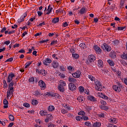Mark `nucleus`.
Listing matches in <instances>:
<instances>
[{
  "instance_id": "c03bdc74",
  "label": "nucleus",
  "mask_w": 127,
  "mask_h": 127,
  "mask_svg": "<svg viewBox=\"0 0 127 127\" xmlns=\"http://www.w3.org/2000/svg\"><path fill=\"white\" fill-rule=\"evenodd\" d=\"M8 119H9V121L13 122V121H14V116H13L12 115H10L8 116Z\"/></svg>"
},
{
  "instance_id": "e433bc0d",
  "label": "nucleus",
  "mask_w": 127,
  "mask_h": 127,
  "mask_svg": "<svg viewBox=\"0 0 127 127\" xmlns=\"http://www.w3.org/2000/svg\"><path fill=\"white\" fill-rule=\"evenodd\" d=\"M57 22H59V18L57 17V18H54L52 20V23H57Z\"/></svg>"
},
{
  "instance_id": "aec40b11",
  "label": "nucleus",
  "mask_w": 127,
  "mask_h": 127,
  "mask_svg": "<svg viewBox=\"0 0 127 127\" xmlns=\"http://www.w3.org/2000/svg\"><path fill=\"white\" fill-rule=\"evenodd\" d=\"M113 89L115 91V92H117V93H120V91L121 90V87H118V85H113Z\"/></svg>"
},
{
  "instance_id": "393cba45",
  "label": "nucleus",
  "mask_w": 127,
  "mask_h": 127,
  "mask_svg": "<svg viewBox=\"0 0 127 127\" xmlns=\"http://www.w3.org/2000/svg\"><path fill=\"white\" fill-rule=\"evenodd\" d=\"M101 127V123L95 122L92 124V127Z\"/></svg>"
},
{
  "instance_id": "f8f14e48",
  "label": "nucleus",
  "mask_w": 127,
  "mask_h": 127,
  "mask_svg": "<svg viewBox=\"0 0 127 127\" xmlns=\"http://www.w3.org/2000/svg\"><path fill=\"white\" fill-rule=\"evenodd\" d=\"M52 119H53V116H52V115L47 114L46 116L45 123H48L49 122H50Z\"/></svg>"
},
{
  "instance_id": "9d476101",
  "label": "nucleus",
  "mask_w": 127,
  "mask_h": 127,
  "mask_svg": "<svg viewBox=\"0 0 127 127\" xmlns=\"http://www.w3.org/2000/svg\"><path fill=\"white\" fill-rule=\"evenodd\" d=\"M87 99L88 101H90V102H92L93 103H95V102H97V98H95L94 96L92 95L87 96Z\"/></svg>"
},
{
  "instance_id": "0e129e2a",
  "label": "nucleus",
  "mask_w": 127,
  "mask_h": 127,
  "mask_svg": "<svg viewBox=\"0 0 127 127\" xmlns=\"http://www.w3.org/2000/svg\"><path fill=\"white\" fill-rule=\"evenodd\" d=\"M43 25H45V22H43L42 23H40L37 26L39 27V26H43Z\"/></svg>"
},
{
  "instance_id": "f257e3e1",
  "label": "nucleus",
  "mask_w": 127,
  "mask_h": 127,
  "mask_svg": "<svg viewBox=\"0 0 127 127\" xmlns=\"http://www.w3.org/2000/svg\"><path fill=\"white\" fill-rule=\"evenodd\" d=\"M14 77H15V75L12 72H11L7 76V83H8V87L6 92L7 98H10L11 96H13V93H14V87H13L14 82L13 79Z\"/></svg>"
},
{
  "instance_id": "79ce46f5",
  "label": "nucleus",
  "mask_w": 127,
  "mask_h": 127,
  "mask_svg": "<svg viewBox=\"0 0 127 127\" xmlns=\"http://www.w3.org/2000/svg\"><path fill=\"white\" fill-rule=\"evenodd\" d=\"M79 91L80 93H84V91H85V88L83 86H79L78 87Z\"/></svg>"
},
{
  "instance_id": "6e6552de",
  "label": "nucleus",
  "mask_w": 127,
  "mask_h": 127,
  "mask_svg": "<svg viewBox=\"0 0 127 127\" xmlns=\"http://www.w3.org/2000/svg\"><path fill=\"white\" fill-rule=\"evenodd\" d=\"M27 16V13L25 12L22 15H21L17 20V22L19 23H20V22H22V21H24V18H25Z\"/></svg>"
},
{
  "instance_id": "ea45409f",
  "label": "nucleus",
  "mask_w": 127,
  "mask_h": 127,
  "mask_svg": "<svg viewBox=\"0 0 127 127\" xmlns=\"http://www.w3.org/2000/svg\"><path fill=\"white\" fill-rule=\"evenodd\" d=\"M127 28V26H124V27H118V30L119 31H125L126 30V28Z\"/></svg>"
},
{
  "instance_id": "c85d7f7f",
  "label": "nucleus",
  "mask_w": 127,
  "mask_h": 127,
  "mask_svg": "<svg viewBox=\"0 0 127 127\" xmlns=\"http://www.w3.org/2000/svg\"><path fill=\"white\" fill-rule=\"evenodd\" d=\"M84 125L88 127H93V125H92V123L89 121L85 122Z\"/></svg>"
},
{
  "instance_id": "69168bd1",
  "label": "nucleus",
  "mask_w": 127,
  "mask_h": 127,
  "mask_svg": "<svg viewBox=\"0 0 127 127\" xmlns=\"http://www.w3.org/2000/svg\"><path fill=\"white\" fill-rule=\"evenodd\" d=\"M5 30H6V27H4L3 28H2V29L0 31V32H1V33H3V32H4V31H5Z\"/></svg>"
},
{
  "instance_id": "2f4dec72",
  "label": "nucleus",
  "mask_w": 127,
  "mask_h": 127,
  "mask_svg": "<svg viewBox=\"0 0 127 127\" xmlns=\"http://www.w3.org/2000/svg\"><path fill=\"white\" fill-rule=\"evenodd\" d=\"M85 109L86 110L87 112L90 113V112L92 111V106H86Z\"/></svg>"
},
{
  "instance_id": "ddd939ff",
  "label": "nucleus",
  "mask_w": 127,
  "mask_h": 127,
  "mask_svg": "<svg viewBox=\"0 0 127 127\" xmlns=\"http://www.w3.org/2000/svg\"><path fill=\"white\" fill-rule=\"evenodd\" d=\"M54 6L52 5V4H49V5L48 6V9L47 10V13L46 14H50L51 12H52V10H53V7Z\"/></svg>"
},
{
  "instance_id": "4468645a",
  "label": "nucleus",
  "mask_w": 127,
  "mask_h": 127,
  "mask_svg": "<svg viewBox=\"0 0 127 127\" xmlns=\"http://www.w3.org/2000/svg\"><path fill=\"white\" fill-rule=\"evenodd\" d=\"M98 95L100 97V98H102L104 100H109V97L107 96L103 93L98 92Z\"/></svg>"
},
{
  "instance_id": "c9c22d12",
  "label": "nucleus",
  "mask_w": 127,
  "mask_h": 127,
  "mask_svg": "<svg viewBox=\"0 0 127 127\" xmlns=\"http://www.w3.org/2000/svg\"><path fill=\"white\" fill-rule=\"evenodd\" d=\"M39 103L38 101L33 99L32 101V105H33V106H36V105H38Z\"/></svg>"
},
{
  "instance_id": "603ef678",
  "label": "nucleus",
  "mask_w": 127,
  "mask_h": 127,
  "mask_svg": "<svg viewBox=\"0 0 127 127\" xmlns=\"http://www.w3.org/2000/svg\"><path fill=\"white\" fill-rule=\"evenodd\" d=\"M59 97H60V96L59 95V94L57 93H56L54 94V98H56V99H59Z\"/></svg>"
},
{
  "instance_id": "2eb2a0df",
  "label": "nucleus",
  "mask_w": 127,
  "mask_h": 127,
  "mask_svg": "<svg viewBox=\"0 0 127 127\" xmlns=\"http://www.w3.org/2000/svg\"><path fill=\"white\" fill-rule=\"evenodd\" d=\"M33 94L34 96H36V97H37V96H44V94L40 92L38 90L33 91Z\"/></svg>"
},
{
  "instance_id": "4be33fe9",
  "label": "nucleus",
  "mask_w": 127,
  "mask_h": 127,
  "mask_svg": "<svg viewBox=\"0 0 127 127\" xmlns=\"http://www.w3.org/2000/svg\"><path fill=\"white\" fill-rule=\"evenodd\" d=\"M58 90H59L60 92H61L62 93H64V92L65 91V88H64V86H61L60 85H58Z\"/></svg>"
},
{
  "instance_id": "a19ab883",
  "label": "nucleus",
  "mask_w": 127,
  "mask_h": 127,
  "mask_svg": "<svg viewBox=\"0 0 127 127\" xmlns=\"http://www.w3.org/2000/svg\"><path fill=\"white\" fill-rule=\"evenodd\" d=\"M64 108H65V110H68V111H70L72 110V107L67 106V105H63Z\"/></svg>"
},
{
  "instance_id": "a211bd4d",
  "label": "nucleus",
  "mask_w": 127,
  "mask_h": 127,
  "mask_svg": "<svg viewBox=\"0 0 127 127\" xmlns=\"http://www.w3.org/2000/svg\"><path fill=\"white\" fill-rule=\"evenodd\" d=\"M110 57L113 59L117 58V53L114 51H112L110 53Z\"/></svg>"
},
{
  "instance_id": "58836bf2",
  "label": "nucleus",
  "mask_w": 127,
  "mask_h": 127,
  "mask_svg": "<svg viewBox=\"0 0 127 127\" xmlns=\"http://www.w3.org/2000/svg\"><path fill=\"white\" fill-rule=\"evenodd\" d=\"M82 121H90V118L86 116H82Z\"/></svg>"
},
{
  "instance_id": "dca6fc26",
  "label": "nucleus",
  "mask_w": 127,
  "mask_h": 127,
  "mask_svg": "<svg viewBox=\"0 0 127 127\" xmlns=\"http://www.w3.org/2000/svg\"><path fill=\"white\" fill-rule=\"evenodd\" d=\"M68 81L70 82V84H76L77 83V79L74 78V77H68Z\"/></svg>"
},
{
  "instance_id": "774afa93",
  "label": "nucleus",
  "mask_w": 127,
  "mask_h": 127,
  "mask_svg": "<svg viewBox=\"0 0 127 127\" xmlns=\"http://www.w3.org/2000/svg\"><path fill=\"white\" fill-rule=\"evenodd\" d=\"M48 127H56L55 125L52 124H49L48 125Z\"/></svg>"
},
{
  "instance_id": "9b49d317",
  "label": "nucleus",
  "mask_w": 127,
  "mask_h": 127,
  "mask_svg": "<svg viewBox=\"0 0 127 127\" xmlns=\"http://www.w3.org/2000/svg\"><path fill=\"white\" fill-rule=\"evenodd\" d=\"M72 77L74 78H80L81 76V71L77 70L75 72L72 74Z\"/></svg>"
},
{
  "instance_id": "37998d69",
  "label": "nucleus",
  "mask_w": 127,
  "mask_h": 127,
  "mask_svg": "<svg viewBox=\"0 0 127 127\" xmlns=\"http://www.w3.org/2000/svg\"><path fill=\"white\" fill-rule=\"evenodd\" d=\"M119 43L120 42L118 40H114L112 41V44H114V45H119Z\"/></svg>"
},
{
  "instance_id": "de8ad7c7",
  "label": "nucleus",
  "mask_w": 127,
  "mask_h": 127,
  "mask_svg": "<svg viewBox=\"0 0 127 127\" xmlns=\"http://www.w3.org/2000/svg\"><path fill=\"white\" fill-rule=\"evenodd\" d=\"M23 107H25V108H30V105L29 103H27L26 102H25L23 104Z\"/></svg>"
},
{
  "instance_id": "bb28decb",
  "label": "nucleus",
  "mask_w": 127,
  "mask_h": 127,
  "mask_svg": "<svg viewBox=\"0 0 127 127\" xmlns=\"http://www.w3.org/2000/svg\"><path fill=\"white\" fill-rule=\"evenodd\" d=\"M48 110L49 112H52L55 110V107L53 105H51L48 107Z\"/></svg>"
},
{
  "instance_id": "3c124183",
  "label": "nucleus",
  "mask_w": 127,
  "mask_h": 127,
  "mask_svg": "<svg viewBox=\"0 0 127 127\" xmlns=\"http://www.w3.org/2000/svg\"><path fill=\"white\" fill-rule=\"evenodd\" d=\"M56 44H57V40H54L51 43L50 45H51V46H52V45H56Z\"/></svg>"
},
{
  "instance_id": "f3484780",
  "label": "nucleus",
  "mask_w": 127,
  "mask_h": 127,
  "mask_svg": "<svg viewBox=\"0 0 127 127\" xmlns=\"http://www.w3.org/2000/svg\"><path fill=\"white\" fill-rule=\"evenodd\" d=\"M54 94L55 93L53 92H47L44 94V96H45V97H53L54 98Z\"/></svg>"
},
{
  "instance_id": "0eeeda50",
  "label": "nucleus",
  "mask_w": 127,
  "mask_h": 127,
  "mask_svg": "<svg viewBox=\"0 0 127 127\" xmlns=\"http://www.w3.org/2000/svg\"><path fill=\"white\" fill-rule=\"evenodd\" d=\"M68 89L69 91H71V92H74V91H76L77 89V87L75 84L73 83H69L68 85Z\"/></svg>"
},
{
  "instance_id": "6e6d98bb",
  "label": "nucleus",
  "mask_w": 127,
  "mask_h": 127,
  "mask_svg": "<svg viewBox=\"0 0 127 127\" xmlns=\"http://www.w3.org/2000/svg\"><path fill=\"white\" fill-rule=\"evenodd\" d=\"M67 69L68 70H69V71H73V70H74V67L72 66H67Z\"/></svg>"
},
{
  "instance_id": "39448f33",
  "label": "nucleus",
  "mask_w": 127,
  "mask_h": 127,
  "mask_svg": "<svg viewBox=\"0 0 127 127\" xmlns=\"http://www.w3.org/2000/svg\"><path fill=\"white\" fill-rule=\"evenodd\" d=\"M39 86L41 88V90H45L46 89V84L43 80H39L38 82Z\"/></svg>"
},
{
  "instance_id": "4c0bfd02",
  "label": "nucleus",
  "mask_w": 127,
  "mask_h": 127,
  "mask_svg": "<svg viewBox=\"0 0 127 127\" xmlns=\"http://www.w3.org/2000/svg\"><path fill=\"white\" fill-rule=\"evenodd\" d=\"M58 66H59V64L57 62H54L53 63V67L55 69L56 68H58Z\"/></svg>"
},
{
  "instance_id": "7ed1b4c3",
  "label": "nucleus",
  "mask_w": 127,
  "mask_h": 127,
  "mask_svg": "<svg viewBox=\"0 0 127 127\" xmlns=\"http://www.w3.org/2000/svg\"><path fill=\"white\" fill-rule=\"evenodd\" d=\"M96 60V57L94 55H90L88 56V58L87 59L85 63L87 65H91L92 63L95 62Z\"/></svg>"
},
{
  "instance_id": "680f3d73",
  "label": "nucleus",
  "mask_w": 127,
  "mask_h": 127,
  "mask_svg": "<svg viewBox=\"0 0 127 127\" xmlns=\"http://www.w3.org/2000/svg\"><path fill=\"white\" fill-rule=\"evenodd\" d=\"M53 35H55V32L49 33L48 34V36H49V37H52V36H53Z\"/></svg>"
},
{
  "instance_id": "a18cd8bd",
  "label": "nucleus",
  "mask_w": 127,
  "mask_h": 127,
  "mask_svg": "<svg viewBox=\"0 0 127 127\" xmlns=\"http://www.w3.org/2000/svg\"><path fill=\"white\" fill-rule=\"evenodd\" d=\"M69 51L70 53H71L72 55V54H74V53H76V49H74V48H70Z\"/></svg>"
},
{
  "instance_id": "8fccbe9b",
  "label": "nucleus",
  "mask_w": 127,
  "mask_h": 127,
  "mask_svg": "<svg viewBox=\"0 0 127 127\" xmlns=\"http://www.w3.org/2000/svg\"><path fill=\"white\" fill-rule=\"evenodd\" d=\"M29 82H30V83H32L33 84H34V77H31V78H30L29 79Z\"/></svg>"
},
{
  "instance_id": "423d86ee",
  "label": "nucleus",
  "mask_w": 127,
  "mask_h": 127,
  "mask_svg": "<svg viewBox=\"0 0 127 127\" xmlns=\"http://www.w3.org/2000/svg\"><path fill=\"white\" fill-rule=\"evenodd\" d=\"M93 49L95 51L96 54H101L102 53V49L98 45H94L93 46Z\"/></svg>"
},
{
  "instance_id": "13d9d810",
  "label": "nucleus",
  "mask_w": 127,
  "mask_h": 127,
  "mask_svg": "<svg viewBox=\"0 0 127 127\" xmlns=\"http://www.w3.org/2000/svg\"><path fill=\"white\" fill-rule=\"evenodd\" d=\"M100 103L103 105V106H106V105H107V102L104 100H101Z\"/></svg>"
},
{
  "instance_id": "09e8293b",
  "label": "nucleus",
  "mask_w": 127,
  "mask_h": 127,
  "mask_svg": "<svg viewBox=\"0 0 127 127\" xmlns=\"http://www.w3.org/2000/svg\"><path fill=\"white\" fill-rule=\"evenodd\" d=\"M75 119L76 120V121L81 122V121H82V117L81 116H76L75 117Z\"/></svg>"
},
{
  "instance_id": "f704fd0d",
  "label": "nucleus",
  "mask_w": 127,
  "mask_h": 127,
  "mask_svg": "<svg viewBox=\"0 0 127 127\" xmlns=\"http://www.w3.org/2000/svg\"><path fill=\"white\" fill-rule=\"evenodd\" d=\"M88 78L89 80L94 82H95V81H96V78L94 76H93V75H89Z\"/></svg>"
},
{
  "instance_id": "cd10ccee",
  "label": "nucleus",
  "mask_w": 127,
  "mask_h": 127,
  "mask_svg": "<svg viewBox=\"0 0 127 127\" xmlns=\"http://www.w3.org/2000/svg\"><path fill=\"white\" fill-rule=\"evenodd\" d=\"M79 12L80 14H84L86 12V8L85 7H82Z\"/></svg>"
},
{
  "instance_id": "20e7f679",
  "label": "nucleus",
  "mask_w": 127,
  "mask_h": 127,
  "mask_svg": "<svg viewBox=\"0 0 127 127\" xmlns=\"http://www.w3.org/2000/svg\"><path fill=\"white\" fill-rule=\"evenodd\" d=\"M101 48L104 50H106L107 52H110V51L112 50V48H111V47H110L109 45H107V44L106 43H104L103 44V45L101 46Z\"/></svg>"
},
{
  "instance_id": "338daca9",
  "label": "nucleus",
  "mask_w": 127,
  "mask_h": 127,
  "mask_svg": "<svg viewBox=\"0 0 127 127\" xmlns=\"http://www.w3.org/2000/svg\"><path fill=\"white\" fill-rule=\"evenodd\" d=\"M61 70L62 71H65V67H64V66L63 65H61L60 67Z\"/></svg>"
},
{
  "instance_id": "6ab92c4d",
  "label": "nucleus",
  "mask_w": 127,
  "mask_h": 127,
  "mask_svg": "<svg viewBox=\"0 0 127 127\" xmlns=\"http://www.w3.org/2000/svg\"><path fill=\"white\" fill-rule=\"evenodd\" d=\"M77 100L79 103H84L85 101V98L84 96L81 95L77 97Z\"/></svg>"
},
{
  "instance_id": "052dcab7",
  "label": "nucleus",
  "mask_w": 127,
  "mask_h": 127,
  "mask_svg": "<svg viewBox=\"0 0 127 127\" xmlns=\"http://www.w3.org/2000/svg\"><path fill=\"white\" fill-rule=\"evenodd\" d=\"M3 105H8V101L6 100V99H4L3 102Z\"/></svg>"
},
{
  "instance_id": "412c9836",
  "label": "nucleus",
  "mask_w": 127,
  "mask_h": 127,
  "mask_svg": "<svg viewBox=\"0 0 127 127\" xmlns=\"http://www.w3.org/2000/svg\"><path fill=\"white\" fill-rule=\"evenodd\" d=\"M98 66L100 68H103V67H104V63H103V61L101 60L98 61Z\"/></svg>"
},
{
  "instance_id": "c756f323",
  "label": "nucleus",
  "mask_w": 127,
  "mask_h": 127,
  "mask_svg": "<svg viewBox=\"0 0 127 127\" xmlns=\"http://www.w3.org/2000/svg\"><path fill=\"white\" fill-rule=\"evenodd\" d=\"M72 57L73 58V59H79L80 56L78 55L77 54H72Z\"/></svg>"
},
{
  "instance_id": "f03ea898",
  "label": "nucleus",
  "mask_w": 127,
  "mask_h": 127,
  "mask_svg": "<svg viewBox=\"0 0 127 127\" xmlns=\"http://www.w3.org/2000/svg\"><path fill=\"white\" fill-rule=\"evenodd\" d=\"M94 84L95 85V90L96 91H98L99 92H102V91H103V89L105 88V86H103V85H102V82H101V81L99 80L96 79L95 80Z\"/></svg>"
},
{
  "instance_id": "864d4df0",
  "label": "nucleus",
  "mask_w": 127,
  "mask_h": 127,
  "mask_svg": "<svg viewBox=\"0 0 127 127\" xmlns=\"http://www.w3.org/2000/svg\"><path fill=\"white\" fill-rule=\"evenodd\" d=\"M61 113L63 115H65V114H67L68 113V111L65 109H63L61 110Z\"/></svg>"
},
{
  "instance_id": "5701e85b",
  "label": "nucleus",
  "mask_w": 127,
  "mask_h": 127,
  "mask_svg": "<svg viewBox=\"0 0 127 127\" xmlns=\"http://www.w3.org/2000/svg\"><path fill=\"white\" fill-rule=\"evenodd\" d=\"M59 86H61L62 87H65L66 86V82L64 80H60L59 83Z\"/></svg>"
},
{
  "instance_id": "e2e57ef3",
  "label": "nucleus",
  "mask_w": 127,
  "mask_h": 127,
  "mask_svg": "<svg viewBox=\"0 0 127 127\" xmlns=\"http://www.w3.org/2000/svg\"><path fill=\"white\" fill-rule=\"evenodd\" d=\"M12 60H13V58H10L6 60L5 62H12Z\"/></svg>"
},
{
  "instance_id": "473e14b6",
  "label": "nucleus",
  "mask_w": 127,
  "mask_h": 127,
  "mask_svg": "<svg viewBox=\"0 0 127 127\" xmlns=\"http://www.w3.org/2000/svg\"><path fill=\"white\" fill-rule=\"evenodd\" d=\"M107 63H109V65L110 66H115V63H114V61L111 60H107Z\"/></svg>"
},
{
  "instance_id": "1a4fd4ad",
  "label": "nucleus",
  "mask_w": 127,
  "mask_h": 127,
  "mask_svg": "<svg viewBox=\"0 0 127 127\" xmlns=\"http://www.w3.org/2000/svg\"><path fill=\"white\" fill-rule=\"evenodd\" d=\"M52 62V60L50 59L49 58H46L43 61V63L44 65H46V66H49V64Z\"/></svg>"
},
{
  "instance_id": "7c9ffc66",
  "label": "nucleus",
  "mask_w": 127,
  "mask_h": 127,
  "mask_svg": "<svg viewBox=\"0 0 127 127\" xmlns=\"http://www.w3.org/2000/svg\"><path fill=\"white\" fill-rule=\"evenodd\" d=\"M40 114L42 117H44V116H47V112L46 111L42 110L40 111Z\"/></svg>"
},
{
  "instance_id": "a878e982",
  "label": "nucleus",
  "mask_w": 127,
  "mask_h": 127,
  "mask_svg": "<svg viewBox=\"0 0 127 127\" xmlns=\"http://www.w3.org/2000/svg\"><path fill=\"white\" fill-rule=\"evenodd\" d=\"M110 122L111 124H117V123H118V120L115 118H111Z\"/></svg>"
},
{
  "instance_id": "72a5a7b5",
  "label": "nucleus",
  "mask_w": 127,
  "mask_h": 127,
  "mask_svg": "<svg viewBox=\"0 0 127 127\" xmlns=\"http://www.w3.org/2000/svg\"><path fill=\"white\" fill-rule=\"evenodd\" d=\"M33 62L31 61V62H27L25 64V68H28V67H29V66H30V65H31V64H32V63Z\"/></svg>"
},
{
  "instance_id": "4d7b16f0",
  "label": "nucleus",
  "mask_w": 127,
  "mask_h": 127,
  "mask_svg": "<svg viewBox=\"0 0 127 127\" xmlns=\"http://www.w3.org/2000/svg\"><path fill=\"white\" fill-rule=\"evenodd\" d=\"M48 41H49V40L47 39L46 40H43L42 41H40V43H45V42H47Z\"/></svg>"
},
{
  "instance_id": "b1692460",
  "label": "nucleus",
  "mask_w": 127,
  "mask_h": 127,
  "mask_svg": "<svg viewBox=\"0 0 127 127\" xmlns=\"http://www.w3.org/2000/svg\"><path fill=\"white\" fill-rule=\"evenodd\" d=\"M99 108L101 110H103V111H107V110H109V107L105 105H101L99 106Z\"/></svg>"
},
{
  "instance_id": "49530a36",
  "label": "nucleus",
  "mask_w": 127,
  "mask_h": 127,
  "mask_svg": "<svg viewBox=\"0 0 127 127\" xmlns=\"http://www.w3.org/2000/svg\"><path fill=\"white\" fill-rule=\"evenodd\" d=\"M78 116H85V115H86V113L83 111H81L78 113Z\"/></svg>"
},
{
  "instance_id": "5fc2aeb1",
  "label": "nucleus",
  "mask_w": 127,
  "mask_h": 127,
  "mask_svg": "<svg viewBox=\"0 0 127 127\" xmlns=\"http://www.w3.org/2000/svg\"><path fill=\"white\" fill-rule=\"evenodd\" d=\"M122 58L125 59V60H127V54L124 53L122 56Z\"/></svg>"
},
{
  "instance_id": "bf43d9fd",
  "label": "nucleus",
  "mask_w": 127,
  "mask_h": 127,
  "mask_svg": "<svg viewBox=\"0 0 127 127\" xmlns=\"http://www.w3.org/2000/svg\"><path fill=\"white\" fill-rule=\"evenodd\" d=\"M111 11H113L114 9H115V7H116V4H113L112 5H111Z\"/></svg>"
}]
</instances>
